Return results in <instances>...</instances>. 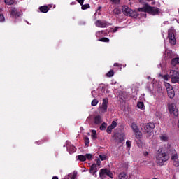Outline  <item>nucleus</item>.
I'll return each instance as SVG.
<instances>
[{
    "mask_svg": "<svg viewBox=\"0 0 179 179\" xmlns=\"http://www.w3.org/2000/svg\"><path fill=\"white\" fill-rule=\"evenodd\" d=\"M160 140L163 142H167L169 140V137L166 134H162V136H160Z\"/></svg>",
    "mask_w": 179,
    "mask_h": 179,
    "instance_id": "27",
    "label": "nucleus"
},
{
    "mask_svg": "<svg viewBox=\"0 0 179 179\" xmlns=\"http://www.w3.org/2000/svg\"><path fill=\"white\" fill-rule=\"evenodd\" d=\"M171 64L172 66H176L177 64H179V57L173 58L171 60Z\"/></svg>",
    "mask_w": 179,
    "mask_h": 179,
    "instance_id": "25",
    "label": "nucleus"
},
{
    "mask_svg": "<svg viewBox=\"0 0 179 179\" xmlns=\"http://www.w3.org/2000/svg\"><path fill=\"white\" fill-rule=\"evenodd\" d=\"M92 96H93L94 98H95L96 96V91H95V90H93V91L92 92Z\"/></svg>",
    "mask_w": 179,
    "mask_h": 179,
    "instance_id": "47",
    "label": "nucleus"
},
{
    "mask_svg": "<svg viewBox=\"0 0 179 179\" xmlns=\"http://www.w3.org/2000/svg\"><path fill=\"white\" fill-rule=\"evenodd\" d=\"M128 174L125 172H121L118 174L117 179H127Z\"/></svg>",
    "mask_w": 179,
    "mask_h": 179,
    "instance_id": "20",
    "label": "nucleus"
},
{
    "mask_svg": "<svg viewBox=\"0 0 179 179\" xmlns=\"http://www.w3.org/2000/svg\"><path fill=\"white\" fill-rule=\"evenodd\" d=\"M99 103V100L96 99H94L93 101H92V106L95 107L98 105Z\"/></svg>",
    "mask_w": 179,
    "mask_h": 179,
    "instance_id": "34",
    "label": "nucleus"
},
{
    "mask_svg": "<svg viewBox=\"0 0 179 179\" xmlns=\"http://www.w3.org/2000/svg\"><path fill=\"white\" fill-rule=\"evenodd\" d=\"M171 160L173 161V165L176 166V167H178L179 166V161L178 159V155H177V152L175 150H173L172 151V155L171 156Z\"/></svg>",
    "mask_w": 179,
    "mask_h": 179,
    "instance_id": "12",
    "label": "nucleus"
},
{
    "mask_svg": "<svg viewBox=\"0 0 179 179\" xmlns=\"http://www.w3.org/2000/svg\"><path fill=\"white\" fill-rule=\"evenodd\" d=\"M78 159L82 162H85L86 160V157L83 155H80L78 157Z\"/></svg>",
    "mask_w": 179,
    "mask_h": 179,
    "instance_id": "32",
    "label": "nucleus"
},
{
    "mask_svg": "<svg viewBox=\"0 0 179 179\" xmlns=\"http://www.w3.org/2000/svg\"><path fill=\"white\" fill-rule=\"evenodd\" d=\"M168 23L167 22H164V24Z\"/></svg>",
    "mask_w": 179,
    "mask_h": 179,
    "instance_id": "63",
    "label": "nucleus"
},
{
    "mask_svg": "<svg viewBox=\"0 0 179 179\" xmlns=\"http://www.w3.org/2000/svg\"><path fill=\"white\" fill-rule=\"evenodd\" d=\"M117 84V82L116 81H113L112 83H111V85H115Z\"/></svg>",
    "mask_w": 179,
    "mask_h": 179,
    "instance_id": "50",
    "label": "nucleus"
},
{
    "mask_svg": "<svg viewBox=\"0 0 179 179\" xmlns=\"http://www.w3.org/2000/svg\"><path fill=\"white\" fill-rule=\"evenodd\" d=\"M75 2L71 3V5H74Z\"/></svg>",
    "mask_w": 179,
    "mask_h": 179,
    "instance_id": "55",
    "label": "nucleus"
},
{
    "mask_svg": "<svg viewBox=\"0 0 179 179\" xmlns=\"http://www.w3.org/2000/svg\"><path fill=\"white\" fill-rule=\"evenodd\" d=\"M10 15L11 17L17 18L21 15V12L16 8H12L10 10Z\"/></svg>",
    "mask_w": 179,
    "mask_h": 179,
    "instance_id": "13",
    "label": "nucleus"
},
{
    "mask_svg": "<svg viewBox=\"0 0 179 179\" xmlns=\"http://www.w3.org/2000/svg\"><path fill=\"white\" fill-rule=\"evenodd\" d=\"M114 66H120V64L118 63H115L113 64Z\"/></svg>",
    "mask_w": 179,
    "mask_h": 179,
    "instance_id": "51",
    "label": "nucleus"
},
{
    "mask_svg": "<svg viewBox=\"0 0 179 179\" xmlns=\"http://www.w3.org/2000/svg\"><path fill=\"white\" fill-rule=\"evenodd\" d=\"M106 34L107 33L105 31H101L96 32V34H95V36H96V38H102L103 36H106Z\"/></svg>",
    "mask_w": 179,
    "mask_h": 179,
    "instance_id": "21",
    "label": "nucleus"
},
{
    "mask_svg": "<svg viewBox=\"0 0 179 179\" xmlns=\"http://www.w3.org/2000/svg\"><path fill=\"white\" fill-rule=\"evenodd\" d=\"M106 176L113 178V174L110 170L107 169H101V172H99V177H101L102 179H104L106 178Z\"/></svg>",
    "mask_w": 179,
    "mask_h": 179,
    "instance_id": "10",
    "label": "nucleus"
},
{
    "mask_svg": "<svg viewBox=\"0 0 179 179\" xmlns=\"http://www.w3.org/2000/svg\"><path fill=\"white\" fill-rule=\"evenodd\" d=\"M108 104V99L103 98V99H102V104L99 105V107L98 108L99 113H106L107 112Z\"/></svg>",
    "mask_w": 179,
    "mask_h": 179,
    "instance_id": "6",
    "label": "nucleus"
},
{
    "mask_svg": "<svg viewBox=\"0 0 179 179\" xmlns=\"http://www.w3.org/2000/svg\"><path fill=\"white\" fill-rule=\"evenodd\" d=\"M178 128H179V120H178Z\"/></svg>",
    "mask_w": 179,
    "mask_h": 179,
    "instance_id": "57",
    "label": "nucleus"
},
{
    "mask_svg": "<svg viewBox=\"0 0 179 179\" xmlns=\"http://www.w3.org/2000/svg\"><path fill=\"white\" fill-rule=\"evenodd\" d=\"M168 38H169V42L172 45H174L176 43V40L175 38V30L173 27H171L168 31Z\"/></svg>",
    "mask_w": 179,
    "mask_h": 179,
    "instance_id": "8",
    "label": "nucleus"
},
{
    "mask_svg": "<svg viewBox=\"0 0 179 179\" xmlns=\"http://www.w3.org/2000/svg\"><path fill=\"white\" fill-rule=\"evenodd\" d=\"M165 54H168V55H167V57H168L169 58H172V57H173V56L171 55L172 52H171V50H166L165 51Z\"/></svg>",
    "mask_w": 179,
    "mask_h": 179,
    "instance_id": "38",
    "label": "nucleus"
},
{
    "mask_svg": "<svg viewBox=\"0 0 179 179\" xmlns=\"http://www.w3.org/2000/svg\"><path fill=\"white\" fill-rule=\"evenodd\" d=\"M124 141V137H122V138L120 139L119 142L122 143Z\"/></svg>",
    "mask_w": 179,
    "mask_h": 179,
    "instance_id": "52",
    "label": "nucleus"
},
{
    "mask_svg": "<svg viewBox=\"0 0 179 179\" xmlns=\"http://www.w3.org/2000/svg\"><path fill=\"white\" fill-rule=\"evenodd\" d=\"M152 179H158V178H152Z\"/></svg>",
    "mask_w": 179,
    "mask_h": 179,
    "instance_id": "64",
    "label": "nucleus"
},
{
    "mask_svg": "<svg viewBox=\"0 0 179 179\" xmlns=\"http://www.w3.org/2000/svg\"><path fill=\"white\" fill-rule=\"evenodd\" d=\"M148 1H152V0H148Z\"/></svg>",
    "mask_w": 179,
    "mask_h": 179,
    "instance_id": "60",
    "label": "nucleus"
},
{
    "mask_svg": "<svg viewBox=\"0 0 179 179\" xmlns=\"http://www.w3.org/2000/svg\"><path fill=\"white\" fill-rule=\"evenodd\" d=\"M126 145L128 148H131V142L129 141H127L126 142Z\"/></svg>",
    "mask_w": 179,
    "mask_h": 179,
    "instance_id": "46",
    "label": "nucleus"
},
{
    "mask_svg": "<svg viewBox=\"0 0 179 179\" xmlns=\"http://www.w3.org/2000/svg\"><path fill=\"white\" fill-rule=\"evenodd\" d=\"M92 137L94 140H96L97 138V134H96V130H92Z\"/></svg>",
    "mask_w": 179,
    "mask_h": 179,
    "instance_id": "33",
    "label": "nucleus"
},
{
    "mask_svg": "<svg viewBox=\"0 0 179 179\" xmlns=\"http://www.w3.org/2000/svg\"><path fill=\"white\" fill-rule=\"evenodd\" d=\"M50 8H52V5L50 6Z\"/></svg>",
    "mask_w": 179,
    "mask_h": 179,
    "instance_id": "61",
    "label": "nucleus"
},
{
    "mask_svg": "<svg viewBox=\"0 0 179 179\" xmlns=\"http://www.w3.org/2000/svg\"><path fill=\"white\" fill-rule=\"evenodd\" d=\"M169 113L173 115L175 117L178 116V110L174 103H171L169 105Z\"/></svg>",
    "mask_w": 179,
    "mask_h": 179,
    "instance_id": "11",
    "label": "nucleus"
},
{
    "mask_svg": "<svg viewBox=\"0 0 179 179\" xmlns=\"http://www.w3.org/2000/svg\"><path fill=\"white\" fill-rule=\"evenodd\" d=\"M101 9V7L99 6V7H98V10H100Z\"/></svg>",
    "mask_w": 179,
    "mask_h": 179,
    "instance_id": "58",
    "label": "nucleus"
},
{
    "mask_svg": "<svg viewBox=\"0 0 179 179\" xmlns=\"http://www.w3.org/2000/svg\"><path fill=\"white\" fill-rule=\"evenodd\" d=\"M168 76L171 78V81L173 83H179V73L175 70H171L168 73Z\"/></svg>",
    "mask_w": 179,
    "mask_h": 179,
    "instance_id": "5",
    "label": "nucleus"
},
{
    "mask_svg": "<svg viewBox=\"0 0 179 179\" xmlns=\"http://www.w3.org/2000/svg\"><path fill=\"white\" fill-rule=\"evenodd\" d=\"M168 76L171 78V81L173 83H179V73L175 70H171L168 73Z\"/></svg>",
    "mask_w": 179,
    "mask_h": 179,
    "instance_id": "4",
    "label": "nucleus"
},
{
    "mask_svg": "<svg viewBox=\"0 0 179 179\" xmlns=\"http://www.w3.org/2000/svg\"><path fill=\"white\" fill-rule=\"evenodd\" d=\"M77 174H78L77 171H75L73 173H70L68 176H66L65 179H75L77 176Z\"/></svg>",
    "mask_w": 179,
    "mask_h": 179,
    "instance_id": "19",
    "label": "nucleus"
},
{
    "mask_svg": "<svg viewBox=\"0 0 179 179\" xmlns=\"http://www.w3.org/2000/svg\"><path fill=\"white\" fill-rule=\"evenodd\" d=\"M121 13H122L121 10L118 8H115L113 10V15H119L121 14Z\"/></svg>",
    "mask_w": 179,
    "mask_h": 179,
    "instance_id": "26",
    "label": "nucleus"
},
{
    "mask_svg": "<svg viewBox=\"0 0 179 179\" xmlns=\"http://www.w3.org/2000/svg\"><path fill=\"white\" fill-rule=\"evenodd\" d=\"M155 83H156V80H153L152 81V84L154 87V88H157V92L159 94H160L162 92V87L161 86L159 85V86H157Z\"/></svg>",
    "mask_w": 179,
    "mask_h": 179,
    "instance_id": "24",
    "label": "nucleus"
},
{
    "mask_svg": "<svg viewBox=\"0 0 179 179\" xmlns=\"http://www.w3.org/2000/svg\"><path fill=\"white\" fill-rule=\"evenodd\" d=\"M165 87L167 89V91L173 89L171 85L168 83H165Z\"/></svg>",
    "mask_w": 179,
    "mask_h": 179,
    "instance_id": "40",
    "label": "nucleus"
},
{
    "mask_svg": "<svg viewBox=\"0 0 179 179\" xmlns=\"http://www.w3.org/2000/svg\"><path fill=\"white\" fill-rule=\"evenodd\" d=\"M110 2L113 5H119L120 0H110Z\"/></svg>",
    "mask_w": 179,
    "mask_h": 179,
    "instance_id": "37",
    "label": "nucleus"
},
{
    "mask_svg": "<svg viewBox=\"0 0 179 179\" xmlns=\"http://www.w3.org/2000/svg\"><path fill=\"white\" fill-rule=\"evenodd\" d=\"M99 159H101V160L102 161L106 160L107 156L105 155H99Z\"/></svg>",
    "mask_w": 179,
    "mask_h": 179,
    "instance_id": "42",
    "label": "nucleus"
},
{
    "mask_svg": "<svg viewBox=\"0 0 179 179\" xmlns=\"http://www.w3.org/2000/svg\"><path fill=\"white\" fill-rule=\"evenodd\" d=\"M94 122L95 124H100L102 122V117L100 115H98L94 117Z\"/></svg>",
    "mask_w": 179,
    "mask_h": 179,
    "instance_id": "18",
    "label": "nucleus"
},
{
    "mask_svg": "<svg viewBox=\"0 0 179 179\" xmlns=\"http://www.w3.org/2000/svg\"><path fill=\"white\" fill-rule=\"evenodd\" d=\"M122 10L124 15L129 17H137L139 15L136 10H131L128 6H123Z\"/></svg>",
    "mask_w": 179,
    "mask_h": 179,
    "instance_id": "3",
    "label": "nucleus"
},
{
    "mask_svg": "<svg viewBox=\"0 0 179 179\" xmlns=\"http://www.w3.org/2000/svg\"><path fill=\"white\" fill-rule=\"evenodd\" d=\"M143 155H144V156H148V155H149V153L148 152H145Z\"/></svg>",
    "mask_w": 179,
    "mask_h": 179,
    "instance_id": "53",
    "label": "nucleus"
},
{
    "mask_svg": "<svg viewBox=\"0 0 179 179\" xmlns=\"http://www.w3.org/2000/svg\"><path fill=\"white\" fill-rule=\"evenodd\" d=\"M95 26L99 28H105L108 26V22L98 20V21L95 22Z\"/></svg>",
    "mask_w": 179,
    "mask_h": 179,
    "instance_id": "15",
    "label": "nucleus"
},
{
    "mask_svg": "<svg viewBox=\"0 0 179 179\" xmlns=\"http://www.w3.org/2000/svg\"><path fill=\"white\" fill-rule=\"evenodd\" d=\"M131 128L132 129L134 133H135L136 138L140 139L142 138V133L138 128V126L136 122H131L130 124Z\"/></svg>",
    "mask_w": 179,
    "mask_h": 179,
    "instance_id": "7",
    "label": "nucleus"
},
{
    "mask_svg": "<svg viewBox=\"0 0 179 179\" xmlns=\"http://www.w3.org/2000/svg\"><path fill=\"white\" fill-rule=\"evenodd\" d=\"M153 129H155V124L152 122L147 123L144 126V132L148 134L150 136L153 134Z\"/></svg>",
    "mask_w": 179,
    "mask_h": 179,
    "instance_id": "9",
    "label": "nucleus"
},
{
    "mask_svg": "<svg viewBox=\"0 0 179 179\" xmlns=\"http://www.w3.org/2000/svg\"><path fill=\"white\" fill-rule=\"evenodd\" d=\"M137 107L138 108L141 109V110H144L145 109V104L143 102L140 101L137 103Z\"/></svg>",
    "mask_w": 179,
    "mask_h": 179,
    "instance_id": "29",
    "label": "nucleus"
},
{
    "mask_svg": "<svg viewBox=\"0 0 179 179\" xmlns=\"http://www.w3.org/2000/svg\"><path fill=\"white\" fill-rule=\"evenodd\" d=\"M52 179H58V178L57 176H54Z\"/></svg>",
    "mask_w": 179,
    "mask_h": 179,
    "instance_id": "54",
    "label": "nucleus"
},
{
    "mask_svg": "<svg viewBox=\"0 0 179 179\" xmlns=\"http://www.w3.org/2000/svg\"><path fill=\"white\" fill-rule=\"evenodd\" d=\"M98 171L97 165L94 164L92 165L90 168V173L94 175V176L97 177V174L96 173Z\"/></svg>",
    "mask_w": 179,
    "mask_h": 179,
    "instance_id": "17",
    "label": "nucleus"
},
{
    "mask_svg": "<svg viewBox=\"0 0 179 179\" xmlns=\"http://www.w3.org/2000/svg\"><path fill=\"white\" fill-rule=\"evenodd\" d=\"M138 11L147 13L152 15H157L159 13V9L157 7H152L149 5H145L142 8H138Z\"/></svg>",
    "mask_w": 179,
    "mask_h": 179,
    "instance_id": "1",
    "label": "nucleus"
},
{
    "mask_svg": "<svg viewBox=\"0 0 179 179\" xmlns=\"http://www.w3.org/2000/svg\"><path fill=\"white\" fill-rule=\"evenodd\" d=\"M99 41H101V42H109L110 40L107 38H102L101 39H98Z\"/></svg>",
    "mask_w": 179,
    "mask_h": 179,
    "instance_id": "41",
    "label": "nucleus"
},
{
    "mask_svg": "<svg viewBox=\"0 0 179 179\" xmlns=\"http://www.w3.org/2000/svg\"><path fill=\"white\" fill-rule=\"evenodd\" d=\"M117 123L116 121L115 120L112 121V123L109 126H108L106 129V132L108 134H111L113 129H114L117 127Z\"/></svg>",
    "mask_w": 179,
    "mask_h": 179,
    "instance_id": "14",
    "label": "nucleus"
},
{
    "mask_svg": "<svg viewBox=\"0 0 179 179\" xmlns=\"http://www.w3.org/2000/svg\"><path fill=\"white\" fill-rule=\"evenodd\" d=\"M155 1H153V2L152 3V5H155Z\"/></svg>",
    "mask_w": 179,
    "mask_h": 179,
    "instance_id": "56",
    "label": "nucleus"
},
{
    "mask_svg": "<svg viewBox=\"0 0 179 179\" xmlns=\"http://www.w3.org/2000/svg\"><path fill=\"white\" fill-rule=\"evenodd\" d=\"M101 160L100 159H96V165L100 166L101 165Z\"/></svg>",
    "mask_w": 179,
    "mask_h": 179,
    "instance_id": "49",
    "label": "nucleus"
},
{
    "mask_svg": "<svg viewBox=\"0 0 179 179\" xmlns=\"http://www.w3.org/2000/svg\"><path fill=\"white\" fill-rule=\"evenodd\" d=\"M5 21V17L3 14H0V22H4Z\"/></svg>",
    "mask_w": 179,
    "mask_h": 179,
    "instance_id": "44",
    "label": "nucleus"
},
{
    "mask_svg": "<svg viewBox=\"0 0 179 179\" xmlns=\"http://www.w3.org/2000/svg\"><path fill=\"white\" fill-rule=\"evenodd\" d=\"M66 147L69 152L71 155L76 152V148L73 145H72L71 143H67Z\"/></svg>",
    "mask_w": 179,
    "mask_h": 179,
    "instance_id": "16",
    "label": "nucleus"
},
{
    "mask_svg": "<svg viewBox=\"0 0 179 179\" xmlns=\"http://www.w3.org/2000/svg\"><path fill=\"white\" fill-rule=\"evenodd\" d=\"M90 118V117H87V120H89Z\"/></svg>",
    "mask_w": 179,
    "mask_h": 179,
    "instance_id": "59",
    "label": "nucleus"
},
{
    "mask_svg": "<svg viewBox=\"0 0 179 179\" xmlns=\"http://www.w3.org/2000/svg\"><path fill=\"white\" fill-rule=\"evenodd\" d=\"M80 129H83V127H80Z\"/></svg>",
    "mask_w": 179,
    "mask_h": 179,
    "instance_id": "62",
    "label": "nucleus"
},
{
    "mask_svg": "<svg viewBox=\"0 0 179 179\" xmlns=\"http://www.w3.org/2000/svg\"><path fill=\"white\" fill-rule=\"evenodd\" d=\"M4 3L8 6H12L15 3V0H4Z\"/></svg>",
    "mask_w": 179,
    "mask_h": 179,
    "instance_id": "30",
    "label": "nucleus"
},
{
    "mask_svg": "<svg viewBox=\"0 0 179 179\" xmlns=\"http://www.w3.org/2000/svg\"><path fill=\"white\" fill-rule=\"evenodd\" d=\"M77 1H78V2L81 6L83 5L84 1H85V0H77Z\"/></svg>",
    "mask_w": 179,
    "mask_h": 179,
    "instance_id": "48",
    "label": "nucleus"
},
{
    "mask_svg": "<svg viewBox=\"0 0 179 179\" xmlns=\"http://www.w3.org/2000/svg\"><path fill=\"white\" fill-rule=\"evenodd\" d=\"M107 127V124L106 123H102L99 127V129H101V131H104L106 129Z\"/></svg>",
    "mask_w": 179,
    "mask_h": 179,
    "instance_id": "31",
    "label": "nucleus"
},
{
    "mask_svg": "<svg viewBox=\"0 0 179 179\" xmlns=\"http://www.w3.org/2000/svg\"><path fill=\"white\" fill-rule=\"evenodd\" d=\"M169 159V156L166 155L162 150L160 148L157 151V154L156 156L157 163L159 165L162 166L165 162H166Z\"/></svg>",
    "mask_w": 179,
    "mask_h": 179,
    "instance_id": "2",
    "label": "nucleus"
},
{
    "mask_svg": "<svg viewBox=\"0 0 179 179\" xmlns=\"http://www.w3.org/2000/svg\"><path fill=\"white\" fill-rule=\"evenodd\" d=\"M120 27H115V28H109L108 33H116Z\"/></svg>",
    "mask_w": 179,
    "mask_h": 179,
    "instance_id": "28",
    "label": "nucleus"
},
{
    "mask_svg": "<svg viewBox=\"0 0 179 179\" xmlns=\"http://www.w3.org/2000/svg\"><path fill=\"white\" fill-rule=\"evenodd\" d=\"M41 13H47L50 8L47 6H42L39 8Z\"/></svg>",
    "mask_w": 179,
    "mask_h": 179,
    "instance_id": "23",
    "label": "nucleus"
},
{
    "mask_svg": "<svg viewBox=\"0 0 179 179\" xmlns=\"http://www.w3.org/2000/svg\"><path fill=\"white\" fill-rule=\"evenodd\" d=\"M168 96L170 99H173L175 96V92L173 89L167 90Z\"/></svg>",
    "mask_w": 179,
    "mask_h": 179,
    "instance_id": "22",
    "label": "nucleus"
},
{
    "mask_svg": "<svg viewBox=\"0 0 179 179\" xmlns=\"http://www.w3.org/2000/svg\"><path fill=\"white\" fill-rule=\"evenodd\" d=\"M159 77L162 78V79H164V80H169V74L168 75H165V76H162L161 74H159Z\"/></svg>",
    "mask_w": 179,
    "mask_h": 179,
    "instance_id": "39",
    "label": "nucleus"
},
{
    "mask_svg": "<svg viewBox=\"0 0 179 179\" xmlns=\"http://www.w3.org/2000/svg\"><path fill=\"white\" fill-rule=\"evenodd\" d=\"M114 76V71L113 70H110V71H108L107 73H106V76L108 78H112V76Z\"/></svg>",
    "mask_w": 179,
    "mask_h": 179,
    "instance_id": "35",
    "label": "nucleus"
},
{
    "mask_svg": "<svg viewBox=\"0 0 179 179\" xmlns=\"http://www.w3.org/2000/svg\"><path fill=\"white\" fill-rule=\"evenodd\" d=\"M90 8V5L89 3H86L85 5H82V10H85Z\"/></svg>",
    "mask_w": 179,
    "mask_h": 179,
    "instance_id": "36",
    "label": "nucleus"
},
{
    "mask_svg": "<svg viewBox=\"0 0 179 179\" xmlns=\"http://www.w3.org/2000/svg\"><path fill=\"white\" fill-rule=\"evenodd\" d=\"M85 143L87 146H88V145L90 144V139L89 138L86 137L85 138Z\"/></svg>",
    "mask_w": 179,
    "mask_h": 179,
    "instance_id": "43",
    "label": "nucleus"
},
{
    "mask_svg": "<svg viewBox=\"0 0 179 179\" xmlns=\"http://www.w3.org/2000/svg\"><path fill=\"white\" fill-rule=\"evenodd\" d=\"M86 159L90 160L92 157V155L91 154H87L85 155Z\"/></svg>",
    "mask_w": 179,
    "mask_h": 179,
    "instance_id": "45",
    "label": "nucleus"
}]
</instances>
